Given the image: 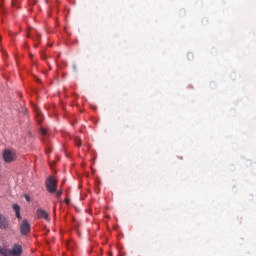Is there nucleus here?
<instances>
[{"label":"nucleus","instance_id":"1","mask_svg":"<svg viewBox=\"0 0 256 256\" xmlns=\"http://www.w3.org/2000/svg\"><path fill=\"white\" fill-rule=\"evenodd\" d=\"M46 189L48 193H56L57 192V179L53 176H50L46 179L45 182Z\"/></svg>","mask_w":256,"mask_h":256},{"label":"nucleus","instance_id":"2","mask_svg":"<svg viewBox=\"0 0 256 256\" xmlns=\"http://www.w3.org/2000/svg\"><path fill=\"white\" fill-rule=\"evenodd\" d=\"M3 159L5 163H13V161H17V153L13 150L6 149L3 152Z\"/></svg>","mask_w":256,"mask_h":256},{"label":"nucleus","instance_id":"3","mask_svg":"<svg viewBox=\"0 0 256 256\" xmlns=\"http://www.w3.org/2000/svg\"><path fill=\"white\" fill-rule=\"evenodd\" d=\"M19 229L21 235L24 237L29 235L31 231V224H29V221L27 219H24L20 224H19Z\"/></svg>","mask_w":256,"mask_h":256},{"label":"nucleus","instance_id":"4","mask_svg":"<svg viewBox=\"0 0 256 256\" xmlns=\"http://www.w3.org/2000/svg\"><path fill=\"white\" fill-rule=\"evenodd\" d=\"M23 255V246L14 244L12 249L8 250V256H21Z\"/></svg>","mask_w":256,"mask_h":256},{"label":"nucleus","instance_id":"5","mask_svg":"<svg viewBox=\"0 0 256 256\" xmlns=\"http://www.w3.org/2000/svg\"><path fill=\"white\" fill-rule=\"evenodd\" d=\"M0 229H9V219L3 214H0Z\"/></svg>","mask_w":256,"mask_h":256},{"label":"nucleus","instance_id":"6","mask_svg":"<svg viewBox=\"0 0 256 256\" xmlns=\"http://www.w3.org/2000/svg\"><path fill=\"white\" fill-rule=\"evenodd\" d=\"M37 217H38V219H46V220H48L49 219V214L47 213V211L39 208L37 210Z\"/></svg>","mask_w":256,"mask_h":256},{"label":"nucleus","instance_id":"7","mask_svg":"<svg viewBox=\"0 0 256 256\" xmlns=\"http://www.w3.org/2000/svg\"><path fill=\"white\" fill-rule=\"evenodd\" d=\"M12 208L15 211L16 218L21 219V207L18 204H13Z\"/></svg>","mask_w":256,"mask_h":256},{"label":"nucleus","instance_id":"8","mask_svg":"<svg viewBox=\"0 0 256 256\" xmlns=\"http://www.w3.org/2000/svg\"><path fill=\"white\" fill-rule=\"evenodd\" d=\"M34 111L36 113L38 123H41V121H43V116L41 115V111L37 107H34Z\"/></svg>","mask_w":256,"mask_h":256},{"label":"nucleus","instance_id":"9","mask_svg":"<svg viewBox=\"0 0 256 256\" xmlns=\"http://www.w3.org/2000/svg\"><path fill=\"white\" fill-rule=\"evenodd\" d=\"M27 37H33V39H39V33L37 31L32 30L29 34H27Z\"/></svg>","mask_w":256,"mask_h":256},{"label":"nucleus","instance_id":"10","mask_svg":"<svg viewBox=\"0 0 256 256\" xmlns=\"http://www.w3.org/2000/svg\"><path fill=\"white\" fill-rule=\"evenodd\" d=\"M9 249L0 246V255L8 256Z\"/></svg>","mask_w":256,"mask_h":256},{"label":"nucleus","instance_id":"11","mask_svg":"<svg viewBox=\"0 0 256 256\" xmlns=\"http://www.w3.org/2000/svg\"><path fill=\"white\" fill-rule=\"evenodd\" d=\"M74 141H75V144L77 145V147H81V138L75 137Z\"/></svg>","mask_w":256,"mask_h":256},{"label":"nucleus","instance_id":"12","mask_svg":"<svg viewBox=\"0 0 256 256\" xmlns=\"http://www.w3.org/2000/svg\"><path fill=\"white\" fill-rule=\"evenodd\" d=\"M41 135H47V130L45 128L40 129Z\"/></svg>","mask_w":256,"mask_h":256},{"label":"nucleus","instance_id":"13","mask_svg":"<svg viewBox=\"0 0 256 256\" xmlns=\"http://www.w3.org/2000/svg\"><path fill=\"white\" fill-rule=\"evenodd\" d=\"M61 195H63V191L59 190L56 192L57 199H59V197H61Z\"/></svg>","mask_w":256,"mask_h":256},{"label":"nucleus","instance_id":"14","mask_svg":"<svg viewBox=\"0 0 256 256\" xmlns=\"http://www.w3.org/2000/svg\"><path fill=\"white\" fill-rule=\"evenodd\" d=\"M29 5H37V0H30Z\"/></svg>","mask_w":256,"mask_h":256},{"label":"nucleus","instance_id":"15","mask_svg":"<svg viewBox=\"0 0 256 256\" xmlns=\"http://www.w3.org/2000/svg\"><path fill=\"white\" fill-rule=\"evenodd\" d=\"M17 5V0H12V7H15Z\"/></svg>","mask_w":256,"mask_h":256},{"label":"nucleus","instance_id":"16","mask_svg":"<svg viewBox=\"0 0 256 256\" xmlns=\"http://www.w3.org/2000/svg\"><path fill=\"white\" fill-rule=\"evenodd\" d=\"M64 201L65 203L69 204V199H65Z\"/></svg>","mask_w":256,"mask_h":256},{"label":"nucleus","instance_id":"17","mask_svg":"<svg viewBox=\"0 0 256 256\" xmlns=\"http://www.w3.org/2000/svg\"><path fill=\"white\" fill-rule=\"evenodd\" d=\"M26 200L29 201V196H26Z\"/></svg>","mask_w":256,"mask_h":256},{"label":"nucleus","instance_id":"18","mask_svg":"<svg viewBox=\"0 0 256 256\" xmlns=\"http://www.w3.org/2000/svg\"><path fill=\"white\" fill-rule=\"evenodd\" d=\"M3 55H6L5 51H2Z\"/></svg>","mask_w":256,"mask_h":256},{"label":"nucleus","instance_id":"19","mask_svg":"<svg viewBox=\"0 0 256 256\" xmlns=\"http://www.w3.org/2000/svg\"><path fill=\"white\" fill-rule=\"evenodd\" d=\"M15 7H19V6H17V3H16V5H15Z\"/></svg>","mask_w":256,"mask_h":256}]
</instances>
